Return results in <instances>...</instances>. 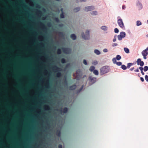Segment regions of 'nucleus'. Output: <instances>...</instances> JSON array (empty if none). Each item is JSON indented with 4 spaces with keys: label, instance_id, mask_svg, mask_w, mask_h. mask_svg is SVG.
Wrapping results in <instances>:
<instances>
[{
    "label": "nucleus",
    "instance_id": "obj_24",
    "mask_svg": "<svg viewBox=\"0 0 148 148\" xmlns=\"http://www.w3.org/2000/svg\"><path fill=\"white\" fill-rule=\"evenodd\" d=\"M95 67L94 66H92L90 67L89 70L91 72L95 70Z\"/></svg>",
    "mask_w": 148,
    "mask_h": 148
},
{
    "label": "nucleus",
    "instance_id": "obj_19",
    "mask_svg": "<svg viewBox=\"0 0 148 148\" xmlns=\"http://www.w3.org/2000/svg\"><path fill=\"white\" fill-rule=\"evenodd\" d=\"M94 52L95 54L97 55H99L101 54L100 52L98 49H95Z\"/></svg>",
    "mask_w": 148,
    "mask_h": 148
},
{
    "label": "nucleus",
    "instance_id": "obj_16",
    "mask_svg": "<svg viewBox=\"0 0 148 148\" xmlns=\"http://www.w3.org/2000/svg\"><path fill=\"white\" fill-rule=\"evenodd\" d=\"M37 14L38 16L40 17L42 14V12L40 10H37Z\"/></svg>",
    "mask_w": 148,
    "mask_h": 148
},
{
    "label": "nucleus",
    "instance_id": "obj_5",
    "mask_svg": "<svg viewBox=\"0 0 148 148\" xmlns=\"http://www.w3.org/2000/svg\"><path fill=\"white\" fill-rule=\"evenodd\" d=\"M126 34L125 32H122L120 33V34L117 36L118 39L119 40H121L122 38L125 37Z\"/></svg>",
    "mask_w": 148,
    "mask_h": 148
},
{
    "label": "nucleus",
    "instance_id": "obj_50",
    "mask_svg": "<svg viewBox=\"0 0 148 148\" xmlns=\"http://www.w3.org/2000/svg\"><path fill=\"white\" fill-rule=\"evenodd\" d=\"M147 55H143V58L145 59H146L147 58L146 56Z\"/></svg>",
    "mask_w": 148,
    "mask_h": 148
},
{
    "label": "nucleus",
    "instance_id": "obj_52",
    "mask_svg": "<svg viewBox=\"0 0 148 148\" xmlns=\"http://www.w3.org/2000/svg\"><path fill=\"white\" fill-rule=\"evenodd\" d=\"M116 38L115 36L114 37V38L113 39V41L114 42L116 41Z\"/></svg>",
    "mask_w": 148,
    "mask_h": 148
},
{
    "label": "nucleus",
    "instance_id": "obj_28",
    "mask_svg": "<svg viewBox=\"0 0 148 148\" xmlns=\"http://www.w3.org/2000/svg\"><path fill=\"white\" fill-rule=\"evenodd\" d=\"M143 68L144 71L145 72H146L148 70V66H145Z\"/></svg>",
    "mask_w": 148,
    "mask_h": 148
},
{
    "label": "nucleus",
    "instance_id": "obj_21",
    "mask_svg": "<svg viewBox=\"0 0 148 148\" xmlns=\"http://www.w3.org/2000/svg\"><path fill=\"white\" fill-rule=\"evenodd\" d=\"M61 11L62 12V13L60 15V18H64V16L63 14V9L62 8L61 9Z\"/></svg>",
    "mask_w": 148,
    "mask_h": 148
},
{
    "label": "nucleus",
    "instance_id": "obj_48",
    "mask_svg": "<svg viewBox=\"0 0 148 148\" xmlns=\"http://www.w3.org/2000/svg\"><path fill=\"white\" fill-rule=\"evenodd\" d=\"M134 71L135 72H138L139 71L138 68H137L136 69L134 70Z\"/></svg>",
    "mask_w": 148,
    "mask_h": 148
},
{
    "label": "nucleus",
    "instance_id": "obj_9",
    "mask_svg": "<svg viewBox=\"0 0 148 148\" xmlns=\"http://www.w3.org/2000/svg\"><path fill=\"white\" fill-rule=\"evenodd\" d=\"M95 9V7L93 6H90L86 7L84 10L86 12L90 11Z\"/></svg>",
    "mask_w": 148,
    "mask_h": 148
},
{
    "label": "nucleus",
    "instance_id": "obj_11",
    "mask_svg": "<svg viewBox=\"0 0 148 148\" xmlns=\"http://www.w3.org/2000/svg\"><path fill=\"white\" fill-rule=\"evenodd\" d=\"M136 5L138 9L140 10L141 9L143 8V6L142 4L139 1L137 3Z\"/></svg>",
    "mask_w": 148,
    "mask_h": 148
},
{
    "label": "nucleus",
    "instance_id": "obj_63",
    "mask_svg": "<svg viewBox=\"0 0 148 148\" xmlns=\"http://www.w3.org/2000/svg\"><path fill=\"white\" fill-rule=\"evenodd\" d=\"M146 37H148V34H147V35H146Z\"/></svg>",
    "mask_w": 148,
    "mask_h": 148
},
{
    "label": "nucleus",
    "instance_id": "obj_30",
    "mask_svg": "<svg viewBox=\"0 0 148 148\" xmlns=\"http://www.w3.org/2000/svg\"><path fill=\"white\" fill-rule=\"evenodd\" d=\"M121 68L123 70H125L127 69L126 66L125 65H122L121 66Z\"/></svg>",
    "mask_w": 148,
    "mask_h": 148
},
{
    "label": "nucleus",
    "instance_id": "obj_23",
    "mask_svg": "<svg viewBox=\"0 0 148 148\" xmlns=\"http://www.w3.org/2000/svg\"><path fill=\"white\" fill-rule=\"evenodd\" d=\"M80 8L79 7H77L75 8L74 9V11L75 12H77L80 10Z\"/></svg>",
    "mask_w": 148,
    "mask_h": 148
},
{
    "label": "nucleus",
    "instance_id": "obj_29",
    "mask_svg": "<svg viewBox=\"0 0 148 148\" xmlns=\"http://www.w3.org/2000/svg\"><path fill=\"white\" fill-rule=\"evenodd\" d=\"M57 53L58 54H60L61 53V51L60 49H58L57 50Z\"/></svg>",
    "mask_w": 148,
    "mask_h": 148
},
{
    "label": "nucleus",
    "instance_id": "obj_37",
    "mask_svg": "<svg viewBox=\"0 0 148 148\" xmlns=\"http://www.w3.org/2000/svg\"><path fill=\"white\" fill-rule=\"evenodd\" d=\"M56 134L58 136L60 137L61 135V132L60 131H58L56 133Z\"/></svg>",
    "mask_w": 148,
    "mask_h": 148
},
{
    "label": "nucleus",
    "instance_id": "obj_42",
    "mask_svg": "<svg viewBox=\"0 0 148 148\" xmlns=\"http://www.w3.org/2000/svg\"><path fill=\"white\" fill-rule=\"evenodd\" d=\"M145 79L147 82H148V75H146L145 77Z\"/></svg>",
    "mask_w": 148,
    "mask_h": 148
},
{
    "label": "nucleus",
    "instance_id": "obj_20",
    "mask_svg": "<svg viewBox=\"0 0 148 148\" xmlns=\"http://www.w3.org/2000/svg\"><path fill=\"white\" fill-rule=\"evenodd\" d=\"M91 14L93 16L96 15L97 14V12L96 11H93L91 12Z\"/></svg>",
    "mask_w": 148,
    "mask_h": 148
},
{
    "label": "nucleus",
    "instance_id": "obj_49",
    "mask_svg": "<svg viewBox=\"0 0 148 148\" xmlns=\"http://www.w3.org/2000/svg\"><path fill=\"white\" fill-rule=\"evenodd\" d=\"M140 79L141 81L142 82H143L144 81V79L143 77H140Z\"/></svg>",
    "mask_w": 148,
    "mask_h": 148
},
{
    "label": "nucleus",
    "instance_id": "obj_60",
    "mask_svg": "<svg viewBox=\"0 0 148 148\" xmlns=\"http://www.w3.org/2000/svg\"><path fill=\"white\" fill-rule=\"evenodd\" d=\"M70 65L69 64H68L66 66V67H67L68 66Z\"/></svg>",
    "mask_w": 148,
    "mask_h": 148
},
{
    "label": "nucleus",
    "instance_id": "obj_46",
    "mask_svg": "<svg viewBox=\"0 0 148 148\" xmlns=\"http://www.w3.org/2000/svg\"><path fill=\"white\" fill-rule=\"evenodd\" d=\"M103 51L104 53H106L108 52V50L107 49L105 48L103 49Z\"/></svg>",
    "mask_w": 148,
    "mask_h": 148
},
{
    "label": "nucleus",
    "instance_id": "obj_18",
    "mask_svg": "<svg viewBox=\"0 0 148 148\" xmlns=\"http://www.w3.org/2000/svg\"><path fill=\"white\" fill-rule=\"evenodd\" d=\"M71 37L73 40H75L76 38V35L74 34H71Z\"/></svg>",
    "mask_w": 148,
    "mask_h": 148
},
{
    "label": "nucleus",
    "instance_id": "obj_35",
    "mask_svg": "<svg viewBox=\"0 0 148 148\" xmlns=\"http://www.w3.org/2000/svg\"><path fill=\"white\" fill-rule=\"evenodd\" d=\"M132 63H129L127 64V67L128 68H130V67L132 65Z\"/></svg>",
    "mask_w": 148,
    "mask_h": 148
},
{
    "label": "nucleus",
    "instance_id": "obj_7",
    "mask_svg": "<svg viewBox=\"0 0 148 148\" xmlns=\"http://www.w3.org/2000/svg\"><path fill=\"white\" fill-rule=\"evenodd\" d=\"M63 52L66 54H69L71 52V49L68 48L63 47L62 48Z\"/></svg>",
    "mask_w": 148,
    "mask_h": 148
},
{
    "label": "nucleus",
    "instance_id": "obj_36",
    "mask_svg": "<svg viewBox=\"0 0 148 148\" xmlns=\"http://www.w3.org/2000/svg\"><path fill=\"white\" fill-rule=\"evenodd\" d=\"M114 32L115 33H118L119 32V30L117 28H116L114 29Z\"/></svg>",
    "mask_w": 148,
    "mask_h": 148
},
{
    "label": "nucleus",
    "instance_id": "obj_33",
    "mask_svg": "<svg viewBox=\"0 0 148 148\" xmlns=\"http://www.w3.org/2000/svg\"><path fill=\"white\" fill-rule=\"evenodd\" d=\"M44 38L42 36H40L39 37V39L40 40H42L44 39Z\"/></svg>",
    "mask_w": 148,
    "mask_h": 148
},
{
    "label": "nucleus",
    "instance_id": "obj_44",
    "mask_svg": "<svg viewBox=\"0 0 148 148\" xmlns=\"http://www.w3.org/2000/svg\"><path fill=\"white\" fill-rule=\"evenodd\" d=\"M118 45V44L116 43H114L112 44V46L113 47H114L115 46H117Z\"/></svg>",
    "mask_w": 148,
    "mask_h": 148
},
{
    "label": "nucleus",
    "instance_id": "obj_53",
    "mask_svg": "<svg viewBox=\"0 0 148 148\" xmlns=\"http://www.w3.org/2000/svg\"><path fill=\"white\" fill-rule=\"evenodd\" d=\"M40 45L42 47H43L44 46V45L42 43H40Z\"/></svg>",
    "mask_w": 148,
    "mask_h": 148
},
{
    "label": "nucleus",
    "instance_id": "obj_4",
    "mask_svg": "<svg viewBox=\"0 0 148 148\" xmlns=\"http://www.w3.org/2000/svg\"><path fill=\"white\" fill-rule=\"evenodd\" d=\"M138 65H140L141 66L139 67L138 69L140 70V71H143V68L142 66H143L144 65V62L143 61H141V60L140 58H138L137 59L136 61Z\"/></svg>",
    "mask_w": 148,
    "mask_h": 148
},
{
    "label": "nucleus",
    "instance_id": "obj_62",
    "mask_svg": "<svg viewBox=\"0 0 148 148\" xmlns=\"http://www.w3.org/2000/svg\"><path fill=\"white\" fill-rule=\"evenodd\" d=\"M24 5V6H25V7H27V5Z\"/></svg>",
    "mask_w": 148,
    "mask_h": 148
},
{
    "label": "nucleus",
    "instance_id": "obj_14",
    "mask_svg": "<svg viewBox=\"0 0 148 148\" xmlns=\"http://www.w3.org/2000/svg\"><path fill=\"white\" fill-rule=\"evenodd\" d=\"M44 109L46 110H50V108L48 105H46L44 106Z\"/></svg>",
    "mask_w": 148,
    "mask_h": 148
},
{
    "label": "nucleus",
    "instance_id": "obj_15",
    "mask_svg": "<svg viewBox=\"0 0 148 148\" xmlns=\"http://www.w3.org/2000/svg\"><path fill=\"white\" fill-rule=\"evenodd\" d=\"M68 111V108H64L62 111L61 110V114L62 113H66Z\"/></svg>",
    "mask_w": 148,
    "mask_h": 148
},
{
    "label": "nucleus",
    "instance_id": "obj_64",
    "mask_svg": "<svg viewBox=\"0 0 148 148\" xmlns=\"http://www.w3.org/2000/svg\"><path fill=\"white\" fill-rule=\"evenodd\" d=\"M43 57H41V59H42V58Z\"/></svg>",
    "mask_w": 148,
    "mask_h": 148
},
{
    "label": "nucleus",
    "instance_id": "obj_10",
    "mask_svg": "<svg viewBox=\"0 0 148 148\" xmlns=\"http://www.w3.org/2000/svg\"><path fill=\"white\" fill-rule=\"evenodd\" d=\"M148 47L143 50L142 52V55H147L148 54Z\"/></svg>",
    "mask_w": 148,
    "mask_h": 148
},
{
    "label": "nucleus",
    "instance_id": "obj_57",
    "mask_svg": "<svg viewBox=\"0 0 148 148\" xmlns=\"http://www.w3.org/2000/svg\"><path fill=\"white\" fill-rule=\"evenodd\" d=\"M86 1V0H80V1L81 2H85Z\"/></svg>",
    "mask_w": 148,
    "mask_h": 148
},
{
    "label": "nucleus",
    "instance_id": "obj_51",
    "mask_svg": "<svg viewBox=\"0 0 148 148\" xmlns=\"http://www.w3.org/2000/svg\"><path fill=\"white\" fill-rule=\"evenodd\" d=\"M58 148H62V146L61 145H59L58 146Z\"/></svg>",
    "mask_w": 148,
    "mask_h": 148
},
{
    "label": "nucleus",
    "instance_id": "obj_32",
    "mask_svg": "<svg viewBox=\"0 0 148 148\" xmlns=\"http://www.w3.org/2000/svg\"><path fill=\"white\" fill-rule=\"evenodd\" d=\"M29 4L32 6H33L34 5V3L33 1H30L29 2Z\"/></svg>",
    "mask_w": 148,
    "mask_h": 148
},
{
    "label": "nucleus",
    "instance_id": "obj_2",
    "mask_svg": "<svg viewBox=\"0 0 148 148\" xmlns=\"http://www.w3.org/2000/svg\"><path fill=\"white\" fill-rule=\"evenodd\" d=\"M110 70L109 66H106L102 67L100 69V74L101 75H103L106 73H108Z\"/></svg>",
    "mask_w": 148,
    "mask_h": 148
},
{
    "label": "nucleus",
    "instance_id": "obj_39",
    "mask_svg": "<svg viewBox=\"0 0 148 148\" xmlns=\"http://www.w3.org/2000/svg\"><path fill=\"white\" fill-rule=\"evenodd\" d=\"M116 64L118 66H120L121 65L122 63L120 62H117L116 63Z\"/></svg>",
    "mask_w": 148,
    "mask_h": 148
},
{
    "label": "nucleus",
    "instance_id": "obj_22",
    "mask_svg": "<svg viewBox=\"0 0 148 148\" xmlns=\"http://www.w3.org/2000/svg\"><path fill=\"white\" fill-rule=\"evenodd\" d=\"M124 50L125 52L127 53H130V51L129 49L126 47H125L124 48Z\"/></svg>",
    "mask_w": 148,
    "mask_h": 148
},
{
    "label": "nucleus",
    "instance_id": "obj_6",
    "mask_svg": "<svg viewBox=\"0 0 148 148\" xmlns=\"http://www.w3.org/2000/svg\"><path fill=\"white\" fill-rule=\"evenodd\" d=\"M96 78L92 77V76H90L89 77V85H91L94 83L96 82Z\"/></svg>",
    "mask_w": 148,
    "mask_h": 148
},
{
    "label": "nucleus",
    "instance_id": "obj_12",
    "mask_svg": "<svg viewBox=\"0 0 148 148\" xmlns=\"http://www.w3.org/2000/svg\"><path fill=\"white\" fill-rule=\"evenodd\" d=\"M40 23L41 25H42V29L43 30H47V27L45 26V25L43 23H42L40 22Z\"/></svg>",
    "mask_w": 148,
    "mask_h": 148
},
{
    "label": "nucleus",
    "instance_id": "obj_1",
    "mask_svg": "<svg viewBox=\"0 0 148 148\" xmlns=\"http://www.w3.org/2000/svg\"><path fill=\"white\" fill-rule=\"evenodd\" d=\"M52 70L55 72L58 71L56 74V76L57 77H60L61 76V73L60 72L62 71V69L56 66H55L52 68Z\"/></svg>",
    "mask_w": 148,
    "mask_h": 148
},
{
    "label": "nucleus",
    "instance_id": "obj_13",
    "mask_svg": "<svg viewBox=\"0 0 148 148\" xmlns=\"http://www.w3.org/2000/svg\"><path fill=\"white\" fill-rule=\"evenodd\" d=\"M101 29L103 31H106L108 30V28L107 26L103 25L101 27Z\"/></svg>",
    "mask_w": 148,
    "mask_h": 148
},
{
    "label": "nucleus",
    "instance_id": "obj_26",
    "mask_svg": "<svg viewBox=\"0 0 148 148\" xmlns=\"http://www.w3.org/2000/svg\"><path fill=\"white\" fill-rule=\"evenodd\" d=\"M93 73L96 75H97L99 74V72L97 70H95L93 71Z\"/></svg>",
    "mask_w": 148,
    "mask_h": 148
},
{
    "label": "nucleus",
    "instance_id": "obj_31",
    "mask_svg": "<svg viewBox=\"0 0 148 148\" xmlns=\"http://www.w3.org/2000/svg\"><path fill=\"white\" fill-rule=\"evenodd\" d=\"M116 59L115 58H112V61L114 64H116Z\"/></svg>",
    "mask_w": 148,
    "mask_h": 148
},
{
    "label": "nucleus",
    "instance_id": "obj_59",
    "mask_svg": "<svg viewBox=\"0 0 148 148\" xmlns=\"http://www.w3.org/2000/svg\"><path fill=\"white\" fill-rule=\"evenodd\" d=\"M134 69V67H133V68H131V69H130V71H133V70Z\"/></svg>",
    "mask_w": 148,
    "mask_h": 148
},
{
    "label": "nucleus",
    "instance_id": "obj_54",
    "mask_svg": "<svg viewBox=\"0 0 148 148\" xmlns=\"http://www.w3.org/2000/svg\"><path fill=\"white\" fill-rule=\"evenodd\" d=\"M126 8V7L125 5H123L122 6V9L124 10Z\"/></svg>",
    "mask_w": 148,
    "mask_h": 148
},
{
    "label": "nucleus",
    "instance_id": "obj_61",
    "mask_svg": "<svg viewBox=\"0 0 148 148\" xmlns=\"http://www.w3.org/2000/svg\"><path fill=\"white\" fill-rule=\"evenodd\" d=\"M45 72H46L47 73V70H45Z\"/></svg>",
    "mask_w": 148,
    "mask_h": 148
},
{
    "label": "nucleus",
    "instance_id": "obj_25",
    "mask_svg": "<svg viewBox=\"0 0 148 148\" xmlns=\"http://www.w3.org/2000/svg\"><path fill=\"white\" fill-rule=\"evenodd\" d=\"M115 58L117 60H119L121 59V57L120 55H116Z\"/></svg>",
    "mask_w": 148,
    "mask_h": 148
},
{
    "label": "nucleus",
    "instance_id": "obj_17",
    "mask_svg": "<svg viewBox=\"0 0 148 148\" xmlns=\"http://www.w3.org/2000/svg\"><path fill=\"white\" fill-rule=\"evenodd\" d=\"M76 88V85H72L70 86V90H73L75 89Z\"/></svg>",
    "mask_w": 148,
    "mask_h": 148
},
{
    "label": "nucleus",
    "instance_id": "obj_41",
    "mask_svg": "<svg viewBox=\"0 0 148 148\" xmlns=\"http://www.w3.org/2000/svg\"><path fill=\"white\" fill-rule=\"evenodd\" d=\"M59 35L60 36H61L62 37H64V33L63 32H60L59 33Z\"/></svg>",
    "mask_w": 148,
    "mask_h": 148
},
{
    "label": "nucleus",
    "instance_id": "obj_47",
    "mask_svg": "<svg viewBox=\"0 0 148 148\" xmlns=\"http://www.w3.org/2000/svg\"><path fill=\"white\" fill-rule=\"evenodd\" d=\"M55 20L57 23H58L59 22V20L58 18H56Z\"/></svg>",
    "mask_w": 148,
    "mask_h": 148
},
{
    "label": "nucleus",
    "instance_id": "obj_56",
    "mask_svg": "<svg viewBox=\"0 0 148 148\" xmlns=\"http://www.w3.org/2000/svg\"><path fill=\"white\" fill-rule=\"evenodd\" d=\"M141 74H142V75H144L145 73H144V72H143V71H141Z\"/></svg>",
    "mask_w": 148,
    "mask_h": 148
},
{
    "label": "nucleus",
    "instance_id": "obj_45",
    "mask_svg": "<svg viewBox=\"0 0 148 148\" xmlns=\"http://www.w3.org/2000/svg\"><path fill=\"white\" fill-rule=\"evenodd\" d=\"M83 87H84L83 85L82 86V87H81V88H80V89L77 91V93L79 92L82 90L83 88Z\"/></svg>",
    "mask_w": 148,
    "mask_h": 148
},
{
    "label": "nucleus",
    "instance_id": "obj_40",
    "mask_svg": "<svg viewBox=\"0 0 148 148\" xmlns=\"http://www.w3.org/2000/svg\"><path fill=\"white\" fill-rule=\"evenodd\" d=\"M83 63L86 65H88V64L87 63V62L86 61V60H84L83 61Z\"/></svg>",
    "mask_w": 148,
    "mask_h": 148
},
{
    "label": "nucleus",
    "instance_id": "obj_43",
    "mask_svg": "<svg viewBox=\"0 0 148 148\" xmlns=\"http://www.w3.org/2000/svg\"><path fill=\"white\" fill-rule=\"evenodd\" d=\"M98 64V62L97 61H95L92 62V64L94 65H96Z\"/></svg>",
    "mask_w": 148,
    "mask_h": 148
},
{
    "label": "nucleus",
    "instance_id": "obj_58",
    "mask_svg": "<svg viewBox=\"0 0 148 148\" xmlns=\"http://www.w3.org/2000/svg\"><path fill=\"white\" fill-rule=\"evenodd\" d=\"M44 79H42L41 80V81L42 83H44Z\"/></svg>",
    "mask_w": 148,
    "mask_h": 148
},
{
    "label": "nucleus",
    "instance_id": "obj_8",
    "mask_svg": "<svg viewBox=\"0 0 148 148\" xmlns=\"http://www.w3.org/2000/svg\"><path fill=\"white\" fill-rule=\"evenodd\" d=\"M117 23L119 26L121 28H123L124 27V23L122 20L121 18L119 19L117 21Z\"/></svg>",
    "mask_w": 148,
    "mask_h": 148
},
{
    "label": "nucleus",
    "instance_id": "obj_3",
    "mask_svg": "<svg viewBox=\"0 0 148 148\" xmlns=\"http://www.w3.org/2000/svg\"><path fill=\"white\" fill-rule=\"evenodd\" d=\"M82 38L85 40H88L90 39V31L89 30H86L85 32V34L84 32H83L82 33Z\"/></svg>",
    "mask_w": 148,
    "mask_h": 148
},
{
    "label": "nucleus",
    "instance_id": "obj_55",
    "mask_svg": "<svg viewBox=\"0 0 148 148\" xmlns=\"http://www.w3.org/2000/svg\"><path fill=\"white\" fill-rule=\"evenodd\" d=\"M36 8H40V6L39 5L37 4V6H36Z\"/></svg>",
    "mask_w": 148,
    "mask_h": 148
},
{
    "label": "nucleus",
    "instance_id": "obj_34",
    "mask_svg": "<svg viewBox=\"0 0 148 148\" xmlns=\"http://www.w3.org/2000/svg\"><path fill=\"white\" fill-rule=\"evenodd\" d=\"M45 87L46 88H49V84L48 82H46Z\"/></svg>",
    "mask_w": 148,
    "mask_h": 148
},
{
    "label": "nucleus",
    "instance_id": "obj_38",
    "mask_svg": "<svg viewBox=\"0 0 148 148\" xmlns=\"http://www.w3.org/2000/svg\"><path fill=\"white\" fill-rule=\"evenodd\" d=\"M61 62L62 63L64 64L65 63L66 60L65 59L63 58L61 59Z\"/></svg>",
    "mask_w": 148,
    "mask_h": 148
},
{
    "label": "nucleus",
    "instance_id": "obj_27",
    "mask_svg": "<svg viewBox=\"0 0 148 148\" xmlns=\"http://www.w3.org/2000/svg\"><path fill=\"white\" fill-rule=\"evenodd\" d=\"M141 25L142 23L140 21H136V25L137 26H138Z\"/></svg>",
    "mask_w": 148,
    "mask_h": 148
}]
</instances>
